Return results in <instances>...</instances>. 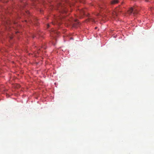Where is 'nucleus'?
<instances>
[{
    "instance_id": "2eb2a0df",
    "label": "nucleus",
    "mask_w": 154,
    "mask_h": 154,
    "mask_svg": "<svg viewBox=\"0 0 154 154\" xmlns=\"http://www.w3.org/2000/svg\"><path fill=\"white\" fill-rule=\"evenodd\" d=\"M43 48H45V47H43Z\"/></svg>"
},
{
    "instance_id": "4468645a",
    "label": "nucleus",
    "mask_w": 154,
    "mask_h": 154,
    "mask_svg": "<svg viewBox=\"0 0 154 154\" xmlns=\"http://www.w3.org/2000/svg\"><path fill=\"white\" fill-rule=\"evenodd\" d=\"M52 24H53V25H55L56 24V23H53V22H52Z\"/></svg>"
},
{
    "instance_id": "0eeeda50",
    "label": "nucleus",
    "mask_w": 154,
    "mask_h": 154,
    "mask_svg": "<svg viewBox=\"0 0 154 154\" xmlns=\"http://www.w3.org/2000/svg\"><path fill=\"white\" fill-rule=\"evenodd\" d=\"M85 9H82V10H80V12L81 14H84L85 13Z\"/></svg>"
},
{
    "instance_id": "f257e3e1",
    "label": "nucleus",
    "mask_w": 154,
    "mask_h": 154,
    "mask_svg": "<svg viewBox=\"0 0 154 154\" xmlns=\"http://www.w3.org/2000/svg\"><path fill=\"white\" fill-rule=\"evenodd\" d=\"M139 10L138 8L134 7V8H131L128 11V12L130 14L132 13H133L134 15L137 14L138 13Z\"/></svg>"
},
{
    "instance_id": "dca6fc26",
    "label": "nucleus",
    "mask_w": 154,
    "mask_h": 154,
    "mask_svg": "<svg viewBox=\"0 0 154 154\" xmlns=\"http://www.w3.org/2000/svg\"><path fill=\"white\" fill-rule=\"evenodd\" d=\"M68 0H66V2H67Z\"/></svg>"
},
{
    "instance_id": "f3484780",
    "label": "nucleus",
    "mask_w": 154,
    "mask_h": 154,
    "mask_svg": "<svg viewBox=\"0 0 154 154\" xmlns=\"http://www.w3.org/2000/svg\"><path fill=\"white\" fill-rule=\"evenodd\" d=\"M64 12H66V11H64Z\"/></svg>"
},
{
    "instance_id": "1a4fd4ad",
    "label": "nucleus",
    "mask_w": 154,
    "mask_h": 154,
    "mask_svg": "<svg viewBox=\"0 0 154 154\" xmlns=\"http://www.w3.org/2000/svg\"><path fill=\"white\" fill-rule=\"evenodd\" d=\"M146 2H150V0H146Z\"/></svg>"
},
{
    "instance_id": "ddd939ff",
    "label": "nucleus",
    "mask_w": 154,
    "mask_h": 154,
    "mask_svg": "<svg viewBox=\"0 0 154 154\" xmlns=\"http://www.w3.org/2000/svg\"><path fill=\"white\" fill-rule=\"evenodd\" d=\"M26 13L27 14H29V12H28V11H26Z\"/></svg>"
},
{
    "instance_id": "39448f33",
    "label": "nucleus",
    "mask_w": 154,
    "mask_h": 154,
    "mask_svg": "<svg viewBox=\"0 0 154 154\" xmlns=\"http://www.w3.org/2000/svg\"><path fill=\"white\" fill-rule=\"evenodd\" d=\"M64 2H62L58 4V6L59 9H60V8L63 9V6H64Z\"/></svg>"
},
{
    "instance_id": "6e6552de",
    "label": "nucleus",
    "mask_w": 154,
    "mask_h": 154,
    "mask_svg": "<svg viewBox=\"0 0 154 154\" xmlns=\"http://www.w3.org/2000/svg\"><path fill=\"white\" fill-rule=\"evenodd\" d=\"M10 38L11 39H12V38H13V37H12V36H10Z\"/></svg>"
},
{
    "instance_id": "9d476101",
    "label": "nucleus",
    "mask_w": 154,
    "mask_h": 154,
    "mask_svg": "<svg viewBox=\"0 0 154 154\" xmlns=\"http://www.w3.org/2000/svg\"><path fill=\"white\" fill-rule=\"evenodd\" d=\"M50 26V25L49 24H47V28H49Z\"/></svg>"
},
{
    "instance_id": "20e7f679",
    "label": "nucleus",
    "mask_w": 154,
    "mask_h": 154,
    "mask_svg": "<svg viewBox=\"0 0 154 154\" xmlns=\"http://www.w3.org/2000/svg\"><path fill=\"white\" fill-rule=\"evenodd\" d=\"M106 7V5L105 4H102L101 5H100L99 6V10H102V9H105Z\"/></svg>"
},
{
    "instance_id": "9b49d317",
    "label": "nucleus",
    "mask_w": 154,
    "mask_h": 154,
    "mask_svg": "<svg viewBox=\"0 0 154 154\" xmlns=\"http://www.w3.org/2000/svg\"><path fill=\"white\" fill-rule=\"evenodd\" d=\"M91 20H92V21H94V19H90Z\"/></svg>"
},
{
    "instance_id": "f8f14e48",
    "label": "nucleus",
    "mask_w": 154,
    "mask_h": 154,
    "mask_svg": "<svg viewBox=\"0 0 154 154\" xmlns=\"http://www.w3.org/2000/svg\"><path fill=\"white\" fill-rule=\"evenodd\" d=\"M40 49H39V50L38 51L37 53H39V51H40Z\"/></svg>"
},
{
    "instance_id": "423d86ee",
    "label": "nucleus",
    "mask_w": 154,
    "mask_h": 154,
    "mask_svg": "<svg viewBox=\"0 0 154 154\" xmlns=\"http://www.w3.org/2000/svg\"><path fill=\"white\" fill-rule=\"evenodd\" d=\"M118 2V0H112L111 1L110 3L111 5H114V4L117 3Z\"/></svg>"
},
{
    "instance_id": "f03ea898",
    "label": "nucleus",
    "mask_w": 154,
    "mask_h": 154,
    "mask_svg": "<svg viewBox=\"0 0 154 154\" xmlns=\"http://www.w3.org/2000/svg\"><path fill=\"white\" fill-rule=\"evenodd\" d=\"M58 33L59 32H58L55 30L53 29L52 30L51 32V36L54 37L55 39H56L55 37L57 36V35H58Z\"/></svg>"
},
{
    "instance_id": "7ed1b4c3",
    "label": "nucleus",
    "mask_w": 154,
    "mask_h": 154,
    "mask_svg": "<svg viewBox=\"0 0 154 154\" xmlns=\"http://www.w3.org/2000/svg\"><path fill=\"white\" fill-rule=\"evenodd\" d=\"M121 12V11L119 10V8H117L114 11L113 14L114 15L117 16L119 14V12Z\"/></svg>"
}]
</instances>
